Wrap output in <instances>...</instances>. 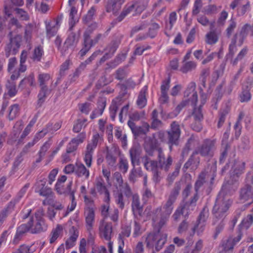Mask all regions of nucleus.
Masks as SVG:
<instances>
[{
  "mask_svg": "<svg viewBox=\"0 0 253 253\" xmlns=\"http://www.w3.org/2000/svg\"><path fill=\"white\" fill-rule=\"evenodd\" d=\"M181 133V131L179 124L176 121H173L170 124L169 129L167 131V137H166L165 131L160 130L153 134L155 143L153 142L151 137L146 138L145 142L146 141L148 142H152L156 146V141L165 142L167 140V143L169 145V149L171 151L173 145H178Z\"/></svg>",
  "mask_w": 253,
  "mask_h": 253,
  "instance_id": "1",
  "label": "nucleus"
},
{
  "mask_svg": "<svg viewBox=\"0 0 253 253\" xmlns=\"http://www.w3.org/2000/svg\"><path fill=\"white\" fill-rule=\"evenodd\" d=\"M144 148L147 155L143 156L142 158V162L145 169L149 171L152 172V180L155 183H159L162 176L159 167L158 160H152L149 156L154 155V151L156 146L152 142H148L146 141L144 144Z\"/></svg>",
  "mask_w": 253,
  "mask_h": 253,
  "instance_id": "2",
  "label": "nucleus"
},
{
  "mask_svg": "<svg viewBox=\"0 0 253 253\" xmlns=\"http://www.w3.org/2000/svg\"><path fill=\"white\" fill-rule=\"evenodd\" d=\"M232 204V201L228 196H223L222 193L218 194L212 211L213 224H216L220 219L226 217Z\"/></svg>",
  "mask_w": 253,
  "mask_h": 253,
  "instance_id": "3",
  "label": "nucleus"
},
{
  "mask_svg": "<svg viewBox=\"0 0 253 253\" xmlns=\"http://www.w3.org/2000/svg\"><path fill=\"white\" fill-rule=\"evenodd\" d=\"M44 211L42 209L37 210L28 222L32 233H39L46 230L47 225L43 218Z\"/></svg>",
  "mask_w": 253,
  "mask_h": 253,
  "instance_id": "4",
  "label": "nucleus"
},
{
  "mask_svg": "<svg viewBox=\"0 0 253 253\" xmlns=\"http://www.w3.org/2000/svg\"><path fill=\"white\" fill-rule=\"evenodd\" d=\"M149 0H134L130 5L123 9L120 15L115 20V22L122 21L129 13L134 12L133 15L140 14L147 6Z\"/></svg>",
  "mask_w": 253,
  "mask_h": 253,
  "instance_id": "5",
  "label": "nucleus"
},
{
  "mask_svg": "<svg viewBox=\"0 0 253 253\" xmlns=\"http://www.w3.org/2000/svg\"><path fill=\"white\" fill-rule=\"evenodd\" d=\"M167 241V235L157 232L150 233L145 238L146 246L148 248H155L156 251H160Z\"/></svg>",
  "mask_w": 253,
  "mask_h": 253,
  "instance_id": "6",
  "label": "nucleus"
},
{
  "mask_svg": "<svg viewBox=\"0 0 253 253\" xmlns=\"http://www.w3.org/2000/svg\"><path fill=\"white\" fill-rule=\"evenodd\" d=\"M216 149L215 140L207 138L204 139L201 144L194 150V154H200L206 158H211Z\"/></svg>",
  "mask_w": 253,
  "mask_h": 253,
  "instance_id": "7",
  "label": "nucleus"
},
{
  "mask_svg": "<svg viewBox=\"0 0 253 253\" xmlns=\"http://www.w3.org/2000/svg\"><path fill=\"white\" fill-rule=\"evenodd\" d=\"M50 79L49 74L46 73L40 74L38 76V82L41 89L38 94V104L41 106L42 103L45 101L46 97L50 94L51 90L49 89L47 84Z\"/></svg>",
  "mask_w": 253,
  "mask_h": 253,
  "instance_id": "8",
  "label": "nucleus"
},
{
  "mask_svg": "<svg viewBox=\"0 0 253 253\" xmlns=\"http://www.w3.org/2000/svg\"><path fill=\"white\" fill-rule=\"evenodd\" d=\"M245 168L244 162L235 160L230 170V178L234 182H238L240 176L244 172Z\"/></svg>",
  "mask_w": 253,
  "mask_h": 253,
  "instance_id": "9",
  "label": "nucleus"
},
{
  "mask_svg": "<svg viewBox=\"0 0 253 253\" xmlns=\"http://www.w3.org/2000/svg\"><path fill=\"white\" fill-rule=\"evenodd\" d=\"M21 42V37L17 35L13 38H10V42L6 45L5 47V53L6 57L10 55L16 54L18 51Z\"/></svg>",
  "mask_w": 253,
  "mask_h": 253,
  "instance_id": "10",
  "label": "nucleus"
},
{
  "mask_svg": "<svg viewBox=\"0 0 253 253\" xmlns=\"http://www.w3.org/2000/svg\"><path fill=\"white\" fill-rule=\"evenodd\" d=\"M158 151V160L160 170L163 169L168 171L172 164V159L170 156H169L166 159L165 157L163 149L161 147L157 148Z\"/></svg>",
  "mask_w": 253,
  "mask_h": 253,
  "instance_id": "11",
  "label": "nucleus"
},
{
  "mask_svg": "<svg viewBox=\"0 0 253 253\" xmlns=\"http://www.w3.org/2000/svg\"><path fill=\"white\" fill-rule=\"evenodd\" d=\"M196 86L194 82H191L184 93V100H188V103L193 106L196 105L198 100V95L195 90Z\"/></svg>",
  "mask_w": 253,
  "mask_h": 253,
  "instance_id": "12",
  "label": "nucleus"
},
{
  "mask_svg": "<svg viewBox=\"0 0 253 253\" xmlns=\"http://www.w3.org/2000/svg\"><path fill=\"white\" fill-rule=\"evenodd\" d=\"M127 125L131 130L135 136H138L141 134H146L149 131L150 126L147 123H144L141 126H136L135 123L131 120H128Z\"/></svg>",
  "mask_w": 253,
  "mask_h": 253,
  "instance_id": "13",
  "label": "nucleus"
},
{
  "mask_svg": "<svg viewBox=\"0 0 253 253\" xmlns=\"http://www.w3.org/2000/svg\"><path fill=\"white\" fill-rule=\"evenodd\" d=\"M242 234L240 232L236 237L230 236L227 239L222 240L221 245L222 249L232 252L234 246L241 239Z\"/></svg>",
  "mask_w": 253,
  "mask_h": 253,
  "instance_id": "14",
  "label": "nucleus"
},
{
  "mask_svg": "<svg viewBox=\"0 0 253 253\" xmlns=\"http://www.w3.org/2000/svg\"><path fill=\"white\" fill-rule=\"evenodd\" d=\"M102 37V34H97L93 39H91L90 37L84 41L83 47L79 51V54L81 56H84L90 49L92 46L96 44Z\"/></svg>",
  "mask_w": 253,
  "mask_h": 253,
  "instance_id": "15",
  "label": "nucleus"
},
{
  "mask_svg": "<svg viewBox=\"0 0 253 253\" xmlns=\"http://www.w3.org/2000/svg\"><path fill=\"white\" fill-rule=\"evenodd\" d=\"M240 199L243 202H253V188L250 185H246L240 191Z\"/></svg>",
  "mask_w": 253,
  "mask_h": 253,
  "instance_id": "16",
  "label": "nucleus"
},
{
  "mask_svg": "<svg viewBox=\"0 0 253 253\" xmlns=\"http://www.w3.org/2000/svg\"><path fill=\"white\" fill-rule=\"evenodd\" d=\"M111 222H103L99 227L100 236L107 241H110L112 236Z\"/></svg>",
  "mask_w": 253,
  "mask_h": 253,
  "instance_id": "17",
  "label": "nucleus"
},
{
  "mask_svg": "<svg viewBox=\"0 0 253 253\" xmlns=\"http://www.w3.org/2000/svg\"><path fill=\"white\" fill-rule=\"evenodd\" d=\"M237 182H234L230 178L222 186V189L219 193H222L223 196H227L226 195L232 194L237 189Z\"/></svg>",
  "mask_w": 253,
  "mask_h": 253,
  "instance_id": "18",
  "label": "nucleus"
},
{
  "mask_svg": "<svg viewBox=\"0 0 253 253\" xmlns=\"http://www.w3.org/2000/svg\"><path fill=\"white\" fill-rule=\"evenodd\" d=\"M141 151L140 147L137 145H133L129 150L131 163L134 167L135 165H139V158Z\"/></svg>",
  "mask_w": 253,
  "mask_h": 253,
  "instance_id": "19",
  "label": "nucleus"
},
{
  "mask_svg": "<svg viewBox=\"0 0 253 253\" xmlns=\"http://www.w3.org/2000/svg\"><path fill=\"white\" fill-rule=\"evenodd\" d=\"M46 182L40 180L37 182L35 185V192L38 193L40 196L43 197L49 196L51 193V189L45 186Z\"/></svg>",
  "mask_w": 253,
  "mask_h": 253,
  "instance_id": "20",
  "label": "nucleus"
},
{
  "mask_svg": "<svg viewBox=\"0 0 253 253\" xmlns=\"http://www.w3.org/2000/svg\"><path fill=\"white\" fill-rule=\"evenodd\" d=\"M131 207L135 216H141L143 207L140 204L139 196L136 193H135L132 198Z\"/></svg>",
  "mask_w": 253,
  "mask_h": 253,
  "instance_id": "21",
  "label": "nucleus"
},
{
  "mask_svg": "<svg viewBox=\"0 0 253 253\" xmlns=\"http://www.w3.org/2000/svg\"><path fill=\"white\" fill-rule=\"evenodd\" d=\"M78 177L84 178L87 179L90 175L89 170L82 163L75 164V174Z\"/></svg>",
  "mask_w": 253,
  "mask_h": 253,
  "instance_id": "22",
  "label": "nucleus"
},
{
  "mask_svg": "<svg viewBox=\"0 0 253 253\" xmlns=\"http://www.w3.org/2000/svg\"><path fill=\"white\" fill-rule=\"evenodd\" d=\"M197 154H194V151L193 152L192 154L184 165L183 169L185 171L190 168L192 169H196L198 168L200 164V158L199 157L196 156V155Z\"/></svg>",
  "mask_w": 253,
  "mask_h": 253,
  "instance_id": "23",
  "label": "nucleus"
},
{
  "mask_svg": "<svg viewBox=\"0 0 253 253\" xmlns=\"http://www.w3.org/2000/svg\"><path fill=\"white\" fill-rule=\"evenodd\" d=\"M95 187L97 191L100 194H104L105 195V202H109L110 201V194L109 192L105 185L104 180L102 179L98 180L95 183Z\"/></svg>",
  "mask_w": 253,
  "mask_h": 253,
  "instance_id": "24",
  "label": "nucleus"
},
{
  "mask_svg": "<svg viewBox=\"0 0 253 253\" xmlns=\"http://www.w3.org/2000/svg\"><path fill=\"white\" fill-rule=\"evenodd\" d=\"M69 233L70 237L67 240L65 243L67 249H70L75 245V242L79 236V231L75 226H72L70 229Z\"/></svg>",
  "mask_w": 253,
  "mask_h": 253,
  "instance_id": "25",
  "label": "nucleus"
},
{
  "mask_svg": "<svg viewBox=\"0 0 253 253\" xmlns=\"http://www.w3.org/2000/svg\"><path fill=\"white\" fill-rule=\"evenodd\" d=\"M151 119L152 121L150 125L151 128L156 130L164 126V123L158 119V112L156 109L152 111Z\"/></svg>",
  "mask_w": 253,
  "mask_h": 253,
  "instance_id": "26",
  "label": "nucleus"
},
{
  "mask_svg": "<svg viewBox=\"0 0 253 253\" xmlns=\"http://www.w3.org/2000/svg\"><path fill=\"white\" fill-rule=\"evenodd\" d=\"M61 122H56L54 124L52 123H49L47 124L45 127L39 132L42 136V137H43L47 133L50 132L53 133L54 132L58 130L61 127Z\"/></svg>",
  "mask_w": 253,
  "mask_h": 253,
  "instance_id": "27",
  "label": "nucleus"
},
{
  "mask_svg": "<svg viewBox=\"0 0 253 253\" xmlns=\"http://www.w3.org/2000/svg\"><path fill=\"white\" fill-rule=\"evenodd\" d=\"M125 0H108L106 6V11L108 12H117L121 8Z\"/></svg>",
  "mask_w": 253,
  "mask_h": 253,
  "instance_id": "28",
  "label": "nucleus"
},
{
  "mask_svg": "<svg viewBox=\"0 0 253 253\" xmlns=\"http://www.w3.org/2000/svg\"><path fill=\"white\" fill-rule=\"evenodd\" d=\"M84 214L87 230H90L92 228L94 220V212L93 209L90 207L87 208L85 209Z\"/></svg>",
  "mask_w": 253,
  "mask_h": 253,
  "instance_id": "29",
  "label": "nucleus"
},
{
  "mask_svg": "<svg viewBox=\"0 0 253 253\" xmlns=\"http://www.w3.org/2000/svg\"><path fill=\"white\" fill-rule=\"evenodd\" d=\"M147 90V86H144L139 92L136 104L138 107L140 109L144 108L147 104V99L146 98V93Z\"/></svg>",
  "mask_w": 253,
  "mask_h": 253,
  "instance_id": "30",
  "label": "nucleus"
},
{
  "mask_svg": "<svg viewBox=\"0 0 253 253\" xmlns=\"http://www.w3.org/2000/svg\"><path fill=\"white\" fill-rule=\"evenodd\" d=\"M29 230H30V228L28 223L23 224L19 226L17 229L16 233L13 240L14 243H17L23 235Z\"/></svg>",
  "mask_w": 253,
  "mask_h": 253,
  "instance_id": "31",
  "label": "nucleus"
},
{
  "mask_svg": "<svg viewBox=\"0 0 253 253\" xmlns=\"http://www.w3.org/2000/svg\"><path fill=\"white\" fill-rule=\"evenodd\" d=\"M20 108L17 104L11 105L7 110V117L9 121H12L19 115Z\"/></svg>",
  "mask_w": 253,
  "mask_h": 253,
  "instance_id": "32",
  "label": "nucleus"
},
{
  "mask_svg": "<svg viewBox=\"0 0 253 253\" xmlns=\"http://www.w3.org/2000/svg\"><path fill=\"white\" fill-rule=\"evenodd\" d=\"M99 139V135L98 133H95L93 135L91 142L89 143L86 146L85 153L91 155L93 154L94 150L97 147Z\"/></svg>",
  "mask_w": 253,
  "mask_h": 253,
  "instance_id": "33",
  "label": "nucleus"
},
{
  "mask_svg": "<svg viewBox=\"0 0 253 253\" xmlns=\"http://www.w3.org/2000/svg\"><path fill=\"white\" fill-rule=\"evenodd\" d=\"M208 172V171L204 170L200 173L195 184L194 189L195 192H198L200 188L207 182L206 179Z\"/></svg>",
  "mask_w": 253,
  "mask_h": 253,
  "instance_id": "34",
  "label": "nucleus"
},
{
  "mask_svg": "<svg viewBox=\"0 0 253 253\" xmlns=\"http://www.w3.org/2000/svg\"><path fill=\"white\" fill-rule=\"evenodd\" d=\"M71 9L69 13V30H72L73 27L78 21V17H76L77 14V10L74 6H71Z\"/></svg>",
  "mask_w": 253,
  "mask_h": 253,
  "instance_id": "35",
  "label": "nucleus"
},
{
  "mask_svg": "<svg viewBox=\"0 0 253 253\" xmlns=\"http://www.w3.org/2000/svg\"><path fill=\"white\" fill-rule=\"evenodd\" d=\"M30 185L29 183H27L20 189L13 201L10 203L9 206L12 205V207H13L16 203H18L20 200L26 193L28 189L29 188Z\"/></svg>",
  "mask_w": 253,
  "mask_h": 253,
  "instance_id": "36",
  "label": "nucleus"
},
{
  "mask_svg": "<svg viewBox=\"0 0 253 253\" xmlns=\"http://www.w3.org/2000/svg\"><path fill=\"white\" fill-rule=\"evenodd\" d=\"M30 185L29 183H27L20 189L13 201L10 203L9 206L12 205V207H13L16 203H18L20 200L26 193L28 189L29 188Z\"/></svg>",
  "mask_w": 253,
  "mask_h": 253,
  "instance_id": "37",
  "label": "nucleus"
},
{
  "mask_svg": "<svg viewBox=\"0 0 253 253\" xmlns=\"http://www.w3.org/2000/svg\"><path fill=\"white\" fill-rule=\"evenodd\" d=\"M180 189L181 187L180 184L179 183H175L174 187L170 193L167 201L171 202L172 203H174L179 194Z\"/></svg>",
  "mask_w": 253,
  "mask_h": 253,
  "instance_id": "38",
  "label": "nucleus"
},
{
  "mask_svg": "<svg viewBox=\"0 0 253 253\" xmlns=\"http://www.w3.org/2000/svg\"><path fill=\"white\" fill-rule=\"evenodd\" d=\"M143 176V172L140 169H137L133 167L131 170L128 179L129 181L132 183H135L137 180V178Z\"/></svg>",
  "mask_w": 253,
  "mask_h": 253,
  "instance_id": "39",
  "label": "nucleus"
},
{
  "mask_svg": "<svg viewBox=\"0 0 253 253\" xmlns=\"http://www.w3.org/2000/svg\"><path fill=\"white\" fill-rule=\"evenodd\" d=\"M181 209L183 212V216L185 218L188 217L189 215L194 211L195 207L193 206L192 204H190L189 202H186L183 205H180L179 207Z\"/></svg>",
  "mask_w": 253,
  "mask_h": 253,
  "instance_id": "40",
  "label": "nucleus"
},
{
  "mask_svg": "<svg viewBox=\"0 0 253 253\" xmlns=\"http://www.w3.org/2000/svg\"><path fill=\"white\" fill-rule=\"evenodd\" d=\"M196 67L197 64L194 61L184 62L182 66L180 68V71L183 73L185 74L195 69Z\"/></svg>",
  "mask_w": 253,
  "mask_h": 253,
  "instance_id": "41",
  "label": "nucleus"
},
{
  "mask_svg": "<svg viewBox=\"0 0 253 253\" xmlns=\"http://www.w3.org/2000/svg\"><path fill=\"white\" fill-rule=\"evenodd\" d=\"M196 141L195 137L193 135H191L187 140L182 151V155H187L192 147L195 145Z\"/></svg>",
  "mask_w": 253,
  "mask_h": 253,
  "instance_id": "42",
  "label": "nucleus"
},
{
  "mask_svg": "<svg viewBox=\"0 0 253 253\" xmlns=\"http://www.w3.org/2000/svg\"><path fill=\"white\" fill-rule=\"evenodd\" d=\"M5 86L7 90V94L9 96L13 97L16 94L17 90L14 81H7Z\"/></svg>",
  "mask_w": 253,
  "mask_h": 253,
  "instance_id": "43",
  "label": "nucleus"
},
{
  "mask_svg": "<svg viewBox=\"0 0 253 253\" xmlns=\"http://www.w3.org/2000/svg\"><path fill=\"white\" fill-rule=\"evenodd\" d=\"M249 31L251 32V35L253 36V23L251 26L249 24H245L242 28L240 35L242 36V39L240 40V43L241 45L243 42V38L247 36Z\"/></svg>",
  "mask_w": 253,
  "mask_h": 253,
  "instance_id": "44",
  "label": "nucleus"
},
{
  "mask_svg": "<svg viewBox=\"0 0 253 253\" xmlns=\"http://www.w3.org/2000/svg\"><path fill=\"white\" fill-rule=\"evenodd\" d=\"M218 38L214 31H210L206 35L205 42L209 44H215L218 41Z\"/></svg>",
  "mask_w": 253,
  "mask_h": 253,
  "instance_id": "45",
  "label": "nucleus"
},
{
  "mask_svg": "<svg viewBox=\"0 0 253 253\" xmlns=\"http://www.w3.org/2000/svg\"><path fill=\"white\" fill-rule=\"evenodd\" d=\"M105 159L108 165L110 167H113L116 163L117 157L114 156L112 150H107Z\"/></svg>",
  "mask_w": 253,
  "mask_h": 253,
  "instance_id": "46",
  "label": "nucleus"
},
{
  "mask_svg": "<svg viewBox=\"0 0 253 253\" xmlns=\"http://www.w3.org/2000/svg\"><path fill=\"white\" fill-rule=\"evenodd\" d=\"M70 198L71 199V203L70 205L68 206L67 210H64L63 211V212L62 213V217H65V216H67V215L70 212H71L75 209V208L77 205V203L75 201V195H74V194L73 192H72L71 194Z\"/></svg>",
  "mask_w": 253,
  "mask_h": 253,
  "instance_id": "47",
  "label": "nucleus"
},
{
  "mask_svg": "<svg viewBox=\"0 0 253 253\" xmlns=\"http://www.w3.org/2000/svg\"><path fill=\"white\" fill-rule=\"evenodd\" d=\"M119 44V41H112L105 48V50L107 51L106 53H109V55L112 57L117 50Z\"/></svg>",
  "mask_w": 253,
  "mask_h": 253,
  "instance_id": "48",
  "label": "nucleus"
},
{
  "mask_svg": "<svg viewBox=\"0 0 253 253\" xmlns=\"http://www.w3.org/2000/svg\"><path fill=\"white\" fill-rule=\"evenodd\" d=\"M42 54V48L39 46L35 48L31 58L35 62H39L41 61Z\"/></svg>",
  "mask_w": 253,
  "mask_h": 253,
  "instance_id": "49",
  "label": "nucleus"
},
{
  "mask_svg": "<svg viewBox=\"0 0 253 253\" xmlns=\"http://www.w3.org/2000/svg\"><path fill=\"white\" fill-rule=\"evenodd\" d=\"M63 227L61 225H57L56 227L53 229L51 232V237L50 238V243L52 244L58 238L59 235L61 233Z\"/></svg>",
  "mask_w": 253,
  "mask_h": 253,
  "instance_id": "50",
  "label": "nucleus"
},
{
  "mask_svg": "<svg viewBox=\"0 0 253 253\" xmlns=\"http://www.w3.org/2000/svg\"><path fill=\"white\" fill-rule=\"evenodd\" d=\"M201 107L202 105H200L199 108H195L194 109L191 116V117L193 118L194 121H203V115L202 114Z\"/></svg>",
  "mask_w": 253,
  "mask_h": 253,
  "instance_id": "51",
  "label": "nucleus"
},
{
  "mask_svg": "<svg viewBox=\"0 0 253 253\" xmlns=\"http://www.w3.org/2000/svg\"><path fill=\"white\" fill-rule=\"evenodd\" d=\"M86 121L87 120L85 119H78L73 126V131L76 133L80 132L83 127H85Z\"/></svg>",
  "mask_w": 253,
  "mask_h": 253,
  "instance_id": "52",
  "label": "nucleus"
},
{
  "mask_svg": "<svg viewBox=\"0 0 253 253\" xmlns=\"http://www.w3.org/2000/svg\"><path fill=\"white\" fill-rule=\"evenodd\" d=\"M97 28V24L96 22L90 24L84 33V41L90 37V35Z\"/></svg>",
  "mask_w": 253,
  "mask_h": 253,
  "instance_id": "53",
  "label": "nucleus"
},
{
  "mask_svg": "<svg viewBox=\"0 0 253 253\" xmlns=\"http://www.w3.org/2000/svg\"><path fill=\"white\" fill-rule=\"evenodd\" d=\"M177 19L176 13L175 12H172L170 13L169 16V22L166 23V29L167 30H170Z\"/></svg>",
  "mask_w": 253,
  "mask_h": 253,
  "instance_id": "54",
  "label": "nucleus"
},
{
  "mask_svg": "<svg viewBox=\"0 0 253 253\" xmlns=\"http://www.w3.org/2000/svg\"><path fill=\"white\" fill-rule=\"evenodd\" d=\"M69 64V60H67L61 65L59 72L60 77L58 78L57 80L55 83L56 85H57L59 83V81L61 80L62 77L64 76V72L68 70Z\"/></svg>",
  "mask_w": 253,
  "mask_h": 253,
  "instance_id": "55",
  "label": "nucleus"
},
{
  "mask_svg": "<svg viewBox=\"0 0 253 253\" xmlns=\"http://www.w3.org/2000/svg\"><path fill=\"white\" fill-rule=\"evenodd\" d=\"M237 35L236 34L234 35L233 38L229 46V53L228 56L229 57L232 58L234 56L235 53L237 51V48L236 46V42L237 39Z\"/></svg>",
  "mask_w": 253,
  "mask_h": 253,
  "instance_id": "56",
  "label": "nucleus"
},
{
  "mask_svg": "<svg viewBox=\"0 0 253 253\" xmlns=\"http://www.w3.org/2000/svg\"><path fill=\"white\" fill-rule=\"evenodd\" d=\"M160 27L158 24L156 23H152L149 28V31L148 33V36L151 38L155 37Z\"/></svg>",
  "mask_w": 253,
  "mask_h": 253,
  "instance_id": "57",
  "label": "nucleus"
},
{
  "mask_svg": "<svg viewBox=\"0 0 253 253\" xmlns=\"http://www.w3.org/2000/svg\"><path fill=\"white\" fill-rule=\"evenodd\" d=\"M120 190L122 191L121 193H123V195L124 194L127 198L130 197L132 198L134 194H133L130 187L126 182L125 183L124 185L120 188Z\"/></svg>",
  "mask_w": 253,
  "mask_h": 253,
  "instance_id": "58",
  "label": "nucleus"
},
{
  "mask_svg": "<svg viewBox=\"0 0 253 253\" xmlns=\"http://www.w3.org/2000/svg\"><path fill=\"white\" fill-rule=\"evenodd\" d=\"M173 204L171 202L167 201L163 207L162 213L169 216L173 209Z\"/></svg>",
  "mask_w": 253,
  "mask_h": 253,
  "instance_id": "59",
  "label": "nucleus"
},
{
  "mask_svg": "<svg viewBox=\"0 0 253 253\" xmlns=\"http://www.w3.org/2000/svg\"><path fill=\"white\" fill-rule=\"evenodd\" d=\"M229 109L227 108L225 109L221 110L220 112L219 118L217 124V126L218 128H220L222 126L225 122L226 117L229 113Z\"/></svg>",
  "mask_w": 253,
  "mask_h": 253,
  "instance_id": "60",
  "label": "nucleus"
},
{
  "mask_svg": "<svg viewBox=\"0 0 253 253\" xmlns=\"http://www.w3.org/2000/svg\"><path fill=\"white\" fill-rule=\"evenodd\" d=\"M78 42V38L77 37L76 35L74 33H71L68 36V38L66 39V45H69L73 47L74 45H75Z\"/></svg>",
  "mask_w": 253,
  "mask_h": 253,
  "instance_id": "61",
  "label": "nucleus"
},
{
  "mask_svg": "<svg viewBox=\"0 0 253 253\" xmlns=\"http://www.w3.org/2000/svg\"><path fill=\"white\" fill-rule=\"evenodd\" d=\"M210 73V70L209 68L203 69L202 70L200 79L202 82V85L204 87H206L207 79V78L209 76Z\"/></svg>",
  "mask_w": 253,
  "mask_h": 253,
  "instance_id": "62",
  "label": "nucleus"
},
{
  "mask_svg": "<svg viewBox=\"0 0 253 253\" xmlns=\"http://www.w3.org/2000/svg\"><path fill=\"white\" fill-rule=\"evenodd\" d=\"M35 28V25L33 24H29L26 26L25 29V38L27 41H28L31 38L32 33Z\"/></svg>",
  "mask_w": 253,
  "mask_h": 253,
  "instance_id": "63",
  "label": "nucleus"
},
{
  "mask_svg": "<svg viewBox=\"0 0 253 253\" xmlns=\"http://www.w3.org/2000/svg\"><path fill=\"white\" fill-rule=\"evenodd\" d=\"M253 213L248 215L245 218L241 223V226L244 228L248 229L253 223Z\"/></svg>",
  "mask_w": 253,
  "mask_h": 253,
  "instance_id": "64",
  "label": "nucleus"
}]
</instances>
